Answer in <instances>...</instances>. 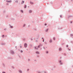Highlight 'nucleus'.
<instances>
[{
	"label": "nucleus",
	"instance_id": "1",
	"mask_svg": "<svg viewBox=\"0 0 73 73\" xmlns=\"http://www.w3.org/2000/svg\"><path fill=\"white\" fill-rule=\"evenodd\" d=\"M27 43L25 44L24 46L25 48H27Z\"/></svg>",
	"mask_w": 73,
	"mask_h": 73
},
{
	"label": "nucleus",
	"instance_id": "2",
	"mask_svg": "<svg viewBox=\"0 0 73 73\" xmlns=\"http://www.w3.org/2000/svg\"><path fill=\"white\" fill-rule=\"evenodd\" d=\"M7 2H8V3H11V2H12V1H7Z\"/></svg>",
	"mask_w": 73,
	"mask_h": 73
},
{
	"label": "nucleus",
	"instance_id": "3",
	"mask_svg": "<svg viewBox=\"0 0 73 73\" xmlns=\"http://www.w3.org/2000/svg\"><path fill=\"white\" fill-rule=\"evenodd\" d=\"M11 53H12V54H14V52H13V51H11Z\"/></svg>",
	"mask_w": 73,
	"mask_h": 73
},
{
	"label": "nucleus",
	"instance_id": "4",
	"mask_svg": "<svg viewBox=\"0 0 73 73\" xmlns=\"http://www.w3.org/2000/svg\"><path fill=\"white\" fill-rule=\"evenodd\" d=\"M48 29H46V30H45V32H48Z\"/></svg>",
	"mask_w": 73,
	"mask_h": 73
},
{
	"label": "nucleus",
	"instance_id": "5",
	"mask_svg": "<svg viewBox=\"0 0 73 73\" xmlns=\"http://www.w3.org/2000/svg\"><path fill=\"white\" fill-rule=\"evenodd\" d=\"M30 3L31 4H33V3L31 1H30Z\"/></svg>",
	"mask_w": 73,
	"mask_h": 73
},
{
	"label": "nucleus",
	"instance_id": "6",
	"mask_svg": "<svg viewBox=\"0 0 73 73\" xmlns=\"http://www.w3.org/2000/svg\"><path fill=\"white\" fill-rule=\"evenodd\" d=\"M37 47L36 46L35 47V49H38V48H37Z\"/></svg>",
	"mask_w": 73,
	"mask_h": 73
},
{
	"label": "nucleus",
	"instance_id": "7",
	"mask_svg": "<svg viewBox=\"0 0 73 73\" xmlns=\"http://www.w3.org/2000/svg\"><path fill=\"white\" fill-rule=\"evenodd\" d=\"M36 54H39V52H36Z\"/></svg>",
	"mask_w": 73,
	"mask_h": 73
},
{
	"label": "nucleus",
	"instance_id": "8",
	"mask_svg": "<svg viewBox=\"0 0 73 73\" xmlns=\"http://www.w3.org/2000/svg\"><path fill=\"white\" fill-rule=\"evenodd\" d=\"M52 42V39H50V42Z\"/></svg>",
	"mask_w": 73,
	"mask_h": 73
},
{
	"label": "nucleus",
	"instance_id": "9",
	"mask_svg": "<svg viewBox=\"0 0 73 73\" xmlns=\"http://www.w3.org/2000/svg\"><path fill=\"white\" fill-rule=\"evenodd\" d=\"M27 7V5H25L24 6V8H25Z\"/></svg>",
	"mask_w": 73,
	"mask_h": 73
},
{
	"label": "nucleus",
	"instance_id": "10",
	"mask_svg": "<svg viewBox=\"0 0 73 73\" xmlns=\"http://www.w3.org/2000/svg\"><path fill=\"white\" fill-rule=\"evenodd\" d=\"M24 3V1H22V3H21V4H23Z\"/></svg>",
	"mask_w": 73,
	"mask_h": 73
},
{
	"label": "nucleus",
	"instance_id": "11",
	"mask_svg": "<svg viewBox=\"0 0 73 73\" xmlns=\"http://www.w3.org/2000/svg\"><path fill=\"white\" fill-rule=\"evenodd\" d=\"M19 72L20 73H22V71H21V70H19Z\"/></svg>",
	"mask_w": 73,
	"mask_h": 73
},
{
	"label": "nucleus",
	"instance_id": "12",
	"mask_svg": "<svg viewBox=\"0 0 73 73\" xmlns=\"http://www.w3.org/2000/svg\"><path fill=\"white\" fill-rule=\"evenodd\" d=\"M21 12H22V13H23V10H21Z\"/></svg>",
	"mask_w": 73,
	"mask_h": 73
},
{
	"label": "nucleus",
	"instance_id": "13",
	"mask_svg": "<svg viewBox=\"0 0 73 73\" xmlns=\"http://www.w3.org/2000/svg\"><path fill=\"white\" fill-rule=\"evenodd\" d=\"M59 50H62V49H61V48H59Z\"/></svg>",
	"mask_w": 73,
	"mask_h": 73
},
{
	"label": "nucleus",
	"instance_id": "14",
	"mask_svg": "<svg viewBox=\"0 0 73 73\" xmlns=\"http://www.w3.org/2000/svg\"><path fill=\"white\" fill-rule=\"evenodd\" d=\"M2 37H4V35H2Z\"/></svg>",
	"mask_w": 73,
	"mask_h": 73
},
{
	"label": "nucleus",
	"instance_id": "15",
	"mask_svg": "<svg viewBox=\"0 0 73 73\" xmlns=\"http://www.w3.org/2000/svg\"><path fill=\"white\" fill-rule=\"evenodd\" d=\"M29 12L30 13H31V12H32V11H31V10H30V11H29Z\"/></svg>",
	"mask_w": 73,
	"mask_h": 73
},
{
	"label": "nucleus",
	"instance_id": "16",
	"mask_svg": "<svg viewBox=\"0 0 73 73\" xmlns=\"http://www.w3.org/2000/svg\"><path fill=\"white\" fill-rule=\"evenodd\" d=\"M53 39L54 40H55V37H54L53 38Z\"/></svg>",
	"mask_w": 73,
	"mask_h": 73
},
{
	"label": "nucleus",
	"instance_id": "17",
	"mask_svg": "<svg viewBox=\"0 0 73 73\" xmlns=\"http://www.w3.org/2000/svg\"><path fill=\"white\" fill-rule=\"evenodd\" d=\"M40 45H38V48H40Z\"/></svg>",
	"mask_w": 73,
	"mask_h": 73
},
{
	"label": "nucleus",
	"instance_id": "18",
	"mask_svg": "<svg viewBox=\"0 0 73 73\" xmlns=\"http://www.w3.org/2000/svg\"><path fill=\"white\" fill-rule=\"evenodd\" d=\"M25 25H26L25 24H24V25H23V27H25Z\"/></svg>",
	"mask_w": 73,
	"mask_h": 73
},
{
	"label": "nucleus",
	"instance_id": "19",
	"mask_svg": "<svg viewBox=\"0 0 73 73\" xmlns=\"http://www.w3.org/2000/svg\"><path fill=\"white\" fill-rule=\"evenodd\" d=\"M11 28H13V26H11Z\"/></svg>",
	"mask_w": 73,
	"mask_h": 73
},
{
	"label": "nucleus",
	"instance_id": "20",
	"mask_svg": "<svg viewBox=\"0 0 73 73\" xmlns=\"http://www.w3.org/2000/svg\"><path fill=\"white\" fill-rule=\"evenodd\" d=\"M43 42H44V39H43Z\"/></svg>",
	"mask_w": 73,
	"mask_h": 73
},
{
	"label": "nucleus",
	"instance_id": "21",
	"mask_svg": "<svg viewBox=\"0 0 73 73\" xmlns=\"http://www.w3.org/2000/svg\"><path fill=\"white\" fill-rule=\"evenodd\" d=\"M23 51L21 50V53H23Z\"/></svg>",
	"mask_w": 73,
	"mask_h": 73
},
{
	"label": "nucleus",
	"instance_id": "22",
	"mask_svg": "<svg viewBox=\"0 0 73 73\" xmlns=\"http://www.w3.org/2000/svg\"><path fill=\"white\" fill-rule=\"evenodd\" d=\"M66 47H68V45H66Z\"/></svg>",
	"mask_w": 73,
	"mask_h": 73
},
{
	"label": "nucleus",
	"instance_id": "23",
	"mask_svg": "<svg viewBox=\"0 0 73 73\" xmlns=\"http://www.w3.org/2000/svg\"><path fill=\"white\" fill-rule=\"evenodd\" d=\"M46 53H48V51L46 52Z\"/></svg>",
	"mask_w": 73,
	"mask_h": 73
},
{
	"label": "nucleus",
	"instance_id": "24",
	"mask_svg": "<svg viewBox=\"0 0 73 73\" xmlns=\"http://www.w3.org/2000/svg\"><path fill=\"white\" fill-rule=\"evenodd\" d=\"M59 62H61V61L60 60V61H59Z\"/></svg>",
	"mask_w": 73,
	"mask_h": 73
},
{
	"label": "nucleus",
	"instance_id": "25",
	"mask_svg": "<svg viewBox=\"0 0 73 73\" xmlns=\"http://www.w3.org/2000/svg\"><path fill=\"white\" fill-rule=\"evenodd\" d=\"M46 25V24H45L44 25Z\"/></svg>",
	"mask_w": 73,
	"mask_h": 73
},
{
	"label": "nucleus",
	"instance_id": "26",
	"mask_svg": "<svg viewBox=\"0 0 73 73\" xmlns=\"http://www.w3.org/2000/svg\"><path fill=\"white\" fill-rule=\"evenodd\" d=\"M62 17V16L60 15V17Z\"/></svg>",
	"mask_w": 73,
	"mask_h": 73
},
{
	"label": "nucleus",
	"instance_id": "27",
	"mask_svg": "<svg viewBox=\"0 0 73 73\" xmlns=\"http://www.w3.org/2000/svg\"><path fill=\"white\" fill-rule=\"evenodd\" d=\"M60 64H62V63H60Z\"/></svg>",
	"mask_w": 73,
	"mask_h": 73
},
{
	"label": "nucleus",
	"instance_id": "28",
	"mask_svg": "<svg viewBox=\"0 0 73 73\" xmlns=\"http://www.w3.org/2000/svg\"><path fill=\"white\" fill-rule=\"evenodd\" d=\"M29 70V69H27V71H28V70Z\"/></svg>",
	"mask_w": 73,
	"mask_h": 73
},
{
	"label": "nucleus",
	"instance_id": "29",
	"mask_svg": "<svg viewBox=\"0 0 73 73\" xmlns=\"http://www.w3.org/2000/svg\"><path fill=\"white\" fill-rule=\"evenodd\" d=\"M5 72H3V73H5Z\"/></svg>",
	"mask_w": 73,
	"mask_h": 73
},
{
	"label": "nucleus",
	"instance_id": "30",
	"mask_svg": "<svg viewBox=\"0 0 73 73\" xmlns=\"http://www.w3.org/2000/svg\"><path fill=\"white\" fill-rule=\"evenodd\" d=\"M71 23H72V22L71 21Z\"/></svg>",
	"mask_w": 73,
	"mask_h": 73
},
{
	"label": "nucleus",
	"instance_id": "31",
	"mask_svg": "<svg viewBox=\"0 0 73 73\" xmlns=\"http://www.w3.org/2000/svg\"><path fill=\"white\" fill-rule=\"evenodd\" d=\"M69 50H70V49H69Z\"/></svg>",
	"mask_w": 73,
	"mask_h": 73
},
{
	"label": "nucleus",
	"instance_id": "32",
	"mask_svg": "<svg viewBox=\"0 0 73 73\" xmlns=\"http://www.w3.org/2000/svg\"><path fill=\"white\" fill-rule=\"evenodd\" d=\"M42 38V39H43V38Z\"/></svg>",
	"mask_w": 73,
	"mask_h": 73
},
{
	"label": "nucleus",
	"instance_id": "33",
	"mask_svg": "<svg viewBox=\"0 0 73 73\" xmlns=\"http://www.w3.org/2000/svg\"><path fill=\"white\" fill-rule=\"evenodd\" d=\"M6 37H7V36H6Z\"/></svg>",
	"mask_w": 73,
	"mask_h": 73
}]
</instances>
